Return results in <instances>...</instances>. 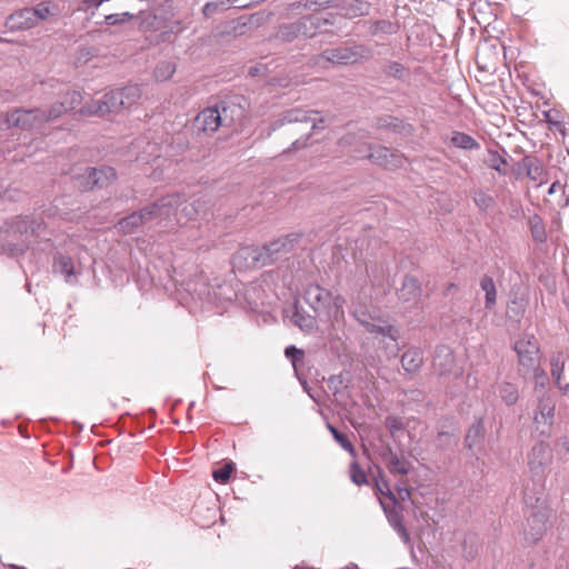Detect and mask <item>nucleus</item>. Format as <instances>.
Instances as JSON below:
<instances>
[{
  "label": "nucleus",
  "mask_w": 569,
  "mask_h": 569,
  "mask_svg": "<svg viewBox=\"0 0 569 569\" xmlns=\"http://www.w3.org/2000/svg\"><path fill=\"white\" fill-rule=\"evenodd\" d=\"M148 207L152 220L163 223L162 227L166 229L182 226L198 217L206 219L210 210L209 201L206 199L197 198L189 202L179 193L167 194Z\"/></svg>",
  "instance_id": "obj_1"
},
{
  "label": "nucleus",
  "mask_w": 569,
  "mask_h": 569,
  "mask_svg": "<svg viewBox=\"0 0 569 569\" xmlns=\"http://www.w3.org/2000/svg\"><path fill=\"white\" fill-rule=\"evenodd\" d=\"M317 114L316 110L300 108L286 110L270 123L268 134L284 129L286 134L296 137L287 151L303 149L312 132L325 128L326 119L317 118Z\"/></svg>",
  "instance_id": "obj_2"
},
{
  "label": "nucleus",
  "mask_w": 569,
  "mask_h": 569,
  "mask_svg": "<svg viewBox=\"0 0 569 569\" xmlns=\"http://www.w3.org/2000/svg\"><path fill=\"white\" fill-rule=\"evenodd\" d=\"M332 24V16H305L295 22L279 26L276 38L282 42H292L300 37L313 38L318 33L332 38L336 33L325 29Z\"/></svg>",
  "instance_id": "obj_3"
},
{
  "label": "nucleus",
  "mask_w": 569,
  "mask_h": 569,
  "mask_svg": "<svg viewBox=\"0 0 569 569\" xmlns=\"http://www.w3.org/2000/svg\"><path fill=\"white\" fill-rule=\"evenodd\" d=\"M303 298L318 317L336 321L343 318L345 299L341 296H333L319 284L310 283L305 288Z\"/></svg>",
  "instance_id": "obj_4"
},
{
  "label": "nucleus",
  "mask_w": 569,
  "mask_h": 569,
  "mask_svg": "<svg viewBox=\"0 0 569 569\" xmlns=\"http://www.w3.org/2000/svg\"><path fill=\"white\" fill-rule=\"evenodd\" d=\"M372 56L373 51L370 47L356 41H349L338 47L325 49L319 54V59L335 64L347 66L370 59Z\"/></svg>",
  "instance_id": "obj_5"
},
{
  "label": "nucleus",
  "mask_w": 569,
  "mask_h": 569,
  "mask_svg": "<svg viewBox=\"0 0 569 569\" xmlns=\"http://www.w3.org/2000/svg\"><path fill=\"white\" fill-rule=\"evenodd\" d=\"M6 232L8 234L12 233L13 236H18V238L16 242L8 241L6 244L2 243V252L6 247H10L12 252H23L29 248V236H39L43 228V222L26 216L16 217L12 221L6 222Z\"/></svg>",
  "instance_id": "obj_6"
},
{
  "label": "nucleus",
  "mask_w": 569,
  "mask_h": 569,
  "mask_svg": "<svg viewBox=\"0 0 569 569\" xmlns=\"http://www.w3.org/2000/svg\"><path fill=\"white\" fill-rule=\"evenodd\" d=\"M518 357V376L528 380L532 371L540 366L539 345L533 335H523L513 343Z\"/></svg>",
  "instance_id": "obj_7"
},
{
  "label": "nucleus",
  "mask_w": 569,
  "mask_h": 569,
  "mask_svg": "<svg viewBox=\"0 0 569 569\" xmlns=\"http://www.w3.org/2000/svg\"><path fill=\"white\" fill-rule=\"evenodd\" d=\"M117 179V172L112 167H88L82 173L77 174L76 183L83 191L94 188L102 189L110 186Z\"/></svg>",
  "instance_id": "obj_8"
},
{
  "label": "nucleus",
  "mask_w": 569,
  "mask_h": 569,
  "mask_svg": "<svg viewBox=\"0 0 569 569\" xmlns=\"http://www.w3.org/2000/svg\"><path fill=\"white\" fill-rule=\"evenodd\" d=\"M216 107L221 114L222 127L231 128L246 117L249 101L243 96L234 94L220 100Z\"/></svg>",
  "instance_id": "obj_9"
},
{
  "label": "nucleus",
  "mask_w": 569,
  "mask_h": 569,
  "mask_svg": "<svg viewBox=\"0 0 569 569\" xmlns=\"http://www.w3.org/2000/svg\"><path fill=\"white\" fill-rule=\"evenodd\" d=\"M535 397L537 407L533 423L540 435L547 436L550 433L555 420L556 398L552 393H541Z\"/></svg>",
  "instance_id": "obj_10"
},
{
  "label": "nucleus",
  "mask_w": 569,
  "mask_h": 569,
  "mask_svg": "<svg viewBox=\"0 0 569 569\" xmlns=\"http://www.w3.org/2000/svg\"><path fill=\"white\" fill-rule=\"evenodd\" d=\"M549 519L546 508L535 507L527 518L525 528V540L528 545L537 543L546 531V525Z\"/></svg>",
  "instance_id": "obj_11"
},
{
  "label": "nucleus",
  "mask_w": 569,
  "mask_h": 569,
  "mask_svg": "<svg viewBox=\"0 0 569 569\" xmlns=\"http://www.w3.org/2000/svg\"><path fill=\"white\" fill-rule=\"evenodd\" d=\"M269 256L262 247L246 246L240 248L233 256V262L237 266L256 269L270 264Z\"/></svg>",
  "instance_id": "obj_12"
},
{
  "label": "nucleus",
  "mask_w": 569,
  "mask_h": 569,
  "mask_svg": "<svg viewBox=\"0 0 569 569\" xmlns=\"http://www.w3.org/2000/svg\"><path fill=\"white\" fill-rule=\"evenodd\" d=\"M6 122L22 129L38 128L46 122V111L40 109L16 110L7 117Z\"/></svg>",
  "instance_id": "obj_13"
},
{
  "label": "nucleus",
  "mask_w": 569,
  "mask_h": 569,
  "mask_svg": "<svg viewBox=\"0 0 569 569\" xmlns=\"http://www.w3.org/2000/svg\"><path fill=\"white\" fill-rule=\"evenodd\" d=\"M121 108H123V100L120 96L119 89H116L104 93L101 99L86 106L81 111L90 114H104L116 112Z\"/></svg>",
  "instance_id": "obj_14"
},
{
  "label": "nucleus",
  "mask_w": 569,
  "mask_h": 569,
  "mask_svg": "<svg viewBox=\"0 0 569 569\" xmlns=\"http://www.w3.org/2000/svg\"><path fill=\"white\" fill-rule=\"evenodd\" d=\"M551 458L552 455L549 445L543 441H539L533 445L528 453V466L530 472L540 479L543 473V469L551 461Z\"/></svg>",
  "instance_id": "obj_15"
},
{
  "label": "nucleus",
  "mask_w": 569,
  "mask_h": 569,
  "mask_svg": "<svg viewBox=\"0 0 569 569\" xmlns=\"http://www.w3.org/2000/svg\"><path fill=\"white\" fill-rule=\"evenodd\" d=\"M193 126L198 133L210 136L214 133L220 127H222L221 114L217 109L216 104L204 108L194 118Z\"/></svg>",
  "instance_id": "obj_16"
},
{
  "label": "nucleus",
  "mask_w": 569,
  "mask_h": 569,
  "mask_svg": "<svg viewBox=\"0 0 569 569\" xmlns=\"http://www.w3.org/2000/svg\"><path fill=\"white\" fill-rule=\"evenodd\" d=\"M368 151L359 157L368 158L371 162L383 167H398L401 164V157L391 152L390 149L382 146H366Z\"/></svg>",
  "instance_id": "obj_17"
},
{
  "label": "nucleus",
  "mask_w": 569,
  "mask_h": 569,
  "mask_svg": "<svg viewBox=\"0 0 569 569\" xmlns=\"http://www.w3.org/2000/svg\"><path fill=\"white\" fill-rule=\"evenodd\" d=\"M300 237V233H290L262 246L263 251L269 256L270 264L277 261L282 253L291 251Z\"/></svg>",
  "instance_id": "obj_18"
},
{
  "label": "nucleus",
  "mask_w": 569,
  "mask_h": 569,
  "mask_svg": "<svg viewBox=\"0 0 569 569\" xmlns=\"http://www.w3.org/2000/svg\"><path fill=\"white\" fill-rule=\"evenodd\" d=\"M150 212L149 207L146 206L141 210L122 218L118 222L119 230L124 234L134 232L140 226L153 221Z\"/></svg>",
  "instance_id": "obj_19"
},
{
  "label": "nucleus",
  "mask_w": 569,
  "mask_h": 569,
  "mask_svg": "<svg viewBox=\"0 0 569 569\" xmlns=\"http://www.w3.org/2000/svg\"><path fill=\"white\" fill-rule=\"evenodd\" d=\"M382 460L391 475L406 476L410 472L411 463L399 457L391 447H387L381 453Z\"/></svg>",
  "instance_id": "obj_20"
},
{
  "label": "nucleus",
  "mask_w": 569,
  "mask_h": 569,
  "mask_svg": "<svg viewBox=\"0 0 569 569\" xmlns=\"http://www.w3.org/2000/svg\"><path fill=\"white\" fill-rule=\"evenodd\" d=\"M432 366L439 376L451 372L455 366V357L448 346H437L435 349Z\"/></svg>",
  "instance_id": "obj_21"
},
{
  "label": "nucleus",
  "mask_w": 569,
  "mask_h": 569,
  "mask_svg": "<svg viewBox=\"0 0 569 569\" xmlns=\"http://www.w3.org/2000/svg\"><path fill=\"white\" fill-rule=\"evenodd\" d=\"M33 14L29 8L21 9L7 18L6 27L11 30L31 29L37 26Z\"/></svg>",
  "instance_id": "obj_22"
},
{
  "label": "nucleus",
  "mask_w": 569,
  "mask_h": 569,
  "mask_svg": "<svg viewBox=\"0 0 569 569\" xmlns=\"http://www.w3.org/2000/svg\"><path fill=\"white\" fill-rule=\"evenodd\" d=\"M380 503H381V507L386 513V517H387L390 526L401 536V538L405 541H408L409 535L402 525L401 515L399 512L400 506L397 502V500H395V502H390V505L386 503L383 501H380Z\"/></svg>",
  "instance_id": "obj_23"
},
{
  "label": "nucleus",
  "mask_w": 569,
  "mask_h": 569,
  "mask_svg": "<svg viewBox=\"0 0 569 569\" xmlns=\"http://www.w3.org/2000/svg\"><path fill=\"white\" fill-rule=\"evenodd\" d=\"M290 321L302 331L310 332L317 327L316 317L300 308L297 302L291 307Z\"/></svg>",
  "instance_id": "obj_24"
},
{
  "label": "nucleus",
  "mask_w": 569,
  "mask_h": 569,
  "mask_svg": "<svg viewBox=\"0 0 569 569\" xmlns=\"http://www.w3.org/2000/svg\"><path fill=\"white\" fill-rule=\"evenodd\" d=\"M53 271L64 277L68 283H74L77 281L74 264L71 257L58 252L53 257Z\"/></svg>",
  "instance_id": "obj_25"
},
{
  "label": "nucleus",
  "mask_w": 569,
  "mask_h": 569,
  "mask_svg": "<svg viewBox=\"0 0 569 569\" xmlns=\"http://www.w3.org/2000/svg\"><path fill=\"white\" fill-rule=\"evenodd\" d=\"M367 274L373 287L389 286L390 270L387 262L380 261L367 266Z\"/></svg>",
  "instance_id": "obj_26"
},
{
  "label": "nucleus",
  "mask_w": 569,
  "mask_h": 569,
  "mask_svg": "<svg viewBox=\"0 0 569 569\" xmlns=\"http://www.w3.org/2000/svg\"><path fill=\"white\" fill-rule=\"evenodd\" d=\"M401 366L409 375L417 373L423 363V353L419 347H411L401 356Z\"/></svg>",
  "instance_id": "obj_27"
},
{
  "label": "nucleus",
  "mask_w": 569,
  "mask_h": 569,
  "mask_svg": "<svg viewBox=\"0 0 569 569\" xmlns=\"http://www.w3.org/2000/svg\"><path fill=\"white\" fill-rule=\"evenodd\" d=\"M366 330L370 333H376V335H380L382 336L383 338H388L390 339V341L392 342V346H391V349H390V356L392 357H396L398 351H399V346H398V338H399V331L398 329H396L393 326H383V325H379V323H375V322H370Z\"/></svg>",
  "instance_id": "obj_28"
},
{
  "label": "nucleus",
  "mask_w": 569,
  "mask_h": 569,
  "mask_svg": "<svg viewBox=\"0 0 569 569\" xmlns=\"http://www.w3.org/2000/svg\"><path fill=\"white\" fill-rule=\"evenodd\" d=\"M531 238L536 244H545L548 240L546 226L542 218L535 213L528 219Z\"/></svg>",
  "instance_id": "obj_29"
},
{
  "label": "nucleus",
  "mask_w": 569,
  "mask_h": 569,
  "mask_svg": "<svg viewBox=\"0 0 569 569\" xmlns=\"http://www.w3.org/2000/svg\"><path fill=\"white\" fill-rule=\"evenodd\" d=\"M421 295V287L419 280L411 274L403 278L402 287L399 291V298L405 301H410Z\"/></svg>",
  "instance_id": "obj_30"
},
{
  "label": "nucleus",
  "mask_w": 569,
  "mask_h": 569,
  "mask_svg": "<svg viewBox=\"0 0 569 569\" xmlns=\"http://www.w3.org/2000/svg\"><path fill=\"white\" fill-rule=\"evenodd\" d=\"M485 438V426L481 418H478L468 429L465 445L468 449L473 450L482 442Z\"/></svg>",
  "instance_id": "obj_31"
},
{
  "label": "nucleus",
  "mask_w": 569,
  "mask_h": 569,
  "mask_svg": "<svg viewBox=\"0 0 569 569\" xmlns=\"http://www.w3.org/2000/svg\"><path fill=\"white\" fill-rule=\"evenodd\" d=\"M480 289L485 292V307L487 310H491L497 303V287L493 278L488 274H483L479 281Z\"/></svg>",
  "instance_id": "obj_32"
},
{
  "label": "nucleus",
  "mask_w": 569,
  "mask_h": 569,
  "mask_svg": "<svg viewBox=\"0 0 569 569\" xmlns=\"http://www.w3.org/2000/svg\"><path fill=\"white\" fill-rule=\"evenodd\" d=\"M342 9L347 18L353 19L368 16L371 4L363 0H347L343 2Z\"/></svg>",
  "instance_id": "obj_33"
},
{
  "label": "nucleus",
  "mask_w": 569,
  "mask_h": 569,
  "mask_svg": "<svg viewBox=\"0 0 569 569\" xmlns=\"http://www.w3.org/2000/svg\"><path fill=\"white\" fill-rule=\"evenodd\" d=\"M369 28L368 32L372 37L378 36H390L395 34L398 31L397 23L388 20V19H379L373 21H368Z\"/></svg>",
  "instance_id": "obj_34"
},
{
  "label": "nucleus",
  "mask_w": 569,
  "mask_h": 569,
  "mask_svg": "<svg viewBox=\"0 0 569 569\" xmlns=\"http://www.w3.org/2000/svg\"><path fill=\"white\" fill-rule=\"evenodd\" d=\"M450 143L462 150H478L480 148L479 142L473 137L462 131H452Z\"/></svg>",
  "instance_id": "obj_35"
},
{
  "label": "nucleus",
  "mask_w": 569,
  "mask_h": 569,
  "mask_svg": "<svg viewBox=\"0 0 569 569\" xmlns=\"http://www.w3.org/2000/svg\"><path fill=\"white\" fill-rule=\"evenodd\" d=\"M497 392L502 402L510 407L513 406L519 399V390L517 385L503 381L497 386Z\"/></svg>",
  "instance_id": "obj_36"
},
{
  "label": "nucleus",
  "mask_w": 569,
  "mask_h": 569,
  "mask_svg": "<svg viewBox=\"0 0 569 569\" xmlns=\"http://www.w3.org/2000/svg\"><path fill=\"white\" fill-rule=\"evenodd\" d=\"M528 379H533V395L551 393L549 389V376L547 371L539 366L536 368Z\"/></svg>",
  "instance_id": "obj_37"
},
{
  "label": "nucleus",
  "mask_w": 569,
  "mask_h": 569,
  "mask_svg": "<svg viewBox=\"0 0 569 569\" xmlns=\"http://www.w3.org/2000/svg\"><path fill=\"white\" fill-rule=\"evenodd\" d=\"M33 14L34 21L38 24L40 21H44L50 17L59 14L58 6H53L51 1L39 2L34 8H29Z\"/></svg>",
  "instance_id": "obj_38"
},
{
  "label": "nucleus",
  "mask_w": 569,
  "mask_h": 569,
  "mask_svg": "<svg viewBox=\"0 0 569 569\" xmlns=\"http://www.w3.org/2000/svg\"><path fill=\"white\" fill-rule=\"evenodd\" d=\"M377 128L379 129H388L396 133H401L406 130L407 127L410 128L409 124H406L405 121L400 120L397 117L390 114H383L376 119Z\"/></svg>",
  "instance_id": "obj_39"
},
{
  "label": "nucleus",
  "mask_w": 569,
  "mask_h": 569,
  "mask_svg": "<svg viewBox=\"0 0 569 569\" xmlns=\"http://www.w3.org/2000/svg\"><path fill=\"white\" fill-rule=\"evenodd\" d=\"M351 383V375L348 371H342L339 375H333L328 379V388L335 396H343L342 389L349 388Z\"/></svg>",
  "instance_id": "obj_40"
},
{
  "label": "nucleus",
  "mask_w": 569,
  "mask_h": 569,
  "mask_svg": "<svg viewBox=\"0 0 569 569\" xmlns=\"http://www.w3.org/2000/svg\"><path fill=\"white\" fill-rule=\"evenodd\" d=\"M566 359L567 357L562 351L553 352L550 358V373L555 385H559V380H562Z\"/></svg>",
  "instance_id": "obj_41"
},
{
  "label": "nucleus",
  "mask_w": 569,
  "mask_h": 569,
  "mask_svg": "<svg viewBox=\"0 0 569 569\" xmlns=\"http://www.w3.org/2000/svg\"><path fill=\"white\" fill-rule=\"evenodd\" d=\"M458 440V437L452 432L439 431L435 439V446L440 451H452Z\"/></svg>",
  "instance_id": "obj_42"
},
{
  "label": "nucleus",
  "mask_w": 569,
  "mask_h": 569,
  "mask_svg": "<svg viewBox=\"0 0 569 569\" xmlns=\"http://www.w3.org/2000/svg\"><path fill=\"white\" fill-rule=\"evenodd\" d=\"M486 163L489 168L496 170L500 174H506V167L508 164L507 158L501 156L497 150L490 149Z\"/></svg>",
  "instance_id": "obj_43"
},
{
  "label": "nucleus",
  "mask_w": 569,
  "mask_h": 569,
  "mask_svg": "<svg viewBox=\"0 0 569 569\" xmlns=\"http://www.w3.org/2000/svg\"><path fill=\"white\" fill-rule=\"evenodd\" d=\"M120 96L123 100V108H129L136 103L141 97V89L137 84H129L119 89Z\"/></svg>",
  "instance_id": "obj_44"
},
{
  "label": "nucleus",
  "mask_w": 569,
  "mask_h": 569,
  "mask_svg": "<svg viewBox=\"0 0 569 569\" xmlns=\"http://www.w3.org/2000/svg\"><path fill=\"white\" fill-rule=\"evenodd\" d=\"M329 0H300L288 4V10L292 12H301L302 10H311L318 7H329Z\"/></svg>",
  "instance_id": "obj_45"
},
{
  "label": "nucleus",
  "mask_w": 569,
  "mask_h": 569,
  "mask_svg": "<svg viewBox=\"0 0 569 569\" xmlns=\"http://www.w3.org/2000/svg\"><path fill=\"white\" fill-rule=\"evenodd\" d=\"M478 538L476 535H467L462 541V556L466 560H472L478 553Z\"/></svg>",
  "instance_id": "obj_46"
},
{
  "label": "nucleus",
  "mask_w": 569,
  "mask_h": 569,
  "mask_svg": "<svg viewBox=\"0 0 569 569\" xmlns=\"http://www.w3.org/2000/svg\"><path fill=\"white\" fill-rule=\"evenodd\" d=\"M473 202L480 211H487L495 206V199L481 189L473 192Z\"/></svg>",
  "instance_id": "obj_47"
},
{
  "label": "nucleus",
  "mask_w": 569,
  "mask_h": 569,
  "mask_svg": "<svg viewBox=\"0 0 569 569\" xmlns=\"http://www.w3.org/2000/svg\"><path fill=\"white\" fill-rule=\"evenodd\" d=\"M134 19V14L129 11H123L121 13H110L104 16L102 22H97V24L101 26L102 23H106L108 26H118V24H124L131 20Z\"/></svg>",
  "instance_id": "obj_48"
},
{
  "label": "nucleus",
  "mask_w": 569,
  "mask_h": 569,
  "mask_svg": "<svg viewBox=\"0 0 569 569\" xmlns=\"http://www.w3.org/2000/svg\"><path fill=\"white\" fill-rule=\"evenodd\" d=\"M284 355L291 361L295 372L298 375L299 367L302 365L305 359L303 350L298 349L296 346L291 345L284 349Z\"/></svg>",
  "instance_id": "obj_49"
},
{
  "label": "nucleus",
  "mask_w": 569,
  "mask_h": 569,
  "mask_svg": "<svg viewBox=\"0 0 569 569\" xmlns=\"http://www.w3.org/2000/svg\"><path fill=\"white\" fill-rule=\"evenodd\" d=\"M234 471V463L232 461L226 462L212 472L213 479L219 483H227Z\"/></svg>",
  "instance_id": "obj_50"
},
{
  "label": "nucleus",
  "mask_w": 569,
  "mask_h": 569,
  "mask_svg": "<svg viewBox=\"0 0 569 569\" xmlns=\"http://www.w3.org/2000/svg\"><path fill=\"white\" fill-rule=\"evenodd\" d=\"M328 429L331 432L336 442L339 443L341 446V448H343L346 451H348L351 455L355 453V448H353L351 441L348 439V437L345 433L340 432L336 427H333L330 423L328 425Z\"/></svg>",
  "instance_id": "obj_51"
},
{
  "label": "nucleus",
  "mask_w": 569,
  "mask_h": 569,
  "mask_svg": "<svg viewBox=\"0 0 569 569\" xmlns=\"http://www.w3.org/2000/svg\"><path fill=\"white\" fill-rule=\"evenodd\" d=\"M228 0H216L207 2L202 8V13L206 18H211L216 12L228 9Z\"/></svg>",
  "instance_id": "obj_52"
},
{
  "label": "nucleus",
  "mask_w": 569,
  "mask_h": 569,
  "mask_svg": "<svg viewBox=\"0 0 569 569\" xmlns=\"http://www.w3.org/2000/svg\"><path fill=\"white\" fill-rule=\"evenodd\" d=\"M385 72L387 76L397 80H405L406 76L408 74L406 68L397 61L389 62L386 66Z\"/></svg>",
  "instance_id": "obj_53"
},
{
  "label": "nucleus",
  "mask_w": 569,
  "mask_h": 569,
  "mask_svg": "<svg viewBox=\"0 0 569 569\" xmlns=\"http://www.w3.org/2000/svg\"><path fill=\"white\" fill-rule=\"evenodd\" d=\"M174 66L171 62H161L154 69V77L159 81H166L174 73Z\"/></svg>",
  "instance_id": "obj_54"
},
{
  "label": "nucleus",
  "mask_w": 569,
  "mask_h": 569,
  "mask_svg": "<svg viewBox=\"0 0 569 569\" xmlns=\"http://www.w3.org/2000/svg\"><path fill=\"white\" fill-rule=\"evenodd\" d=\"M350 477H351V481L357 486L365 485L368 481L366 472L361 469L359 463L356 461H353L350 466Z\"/></svg>",
  "instance_id": "obj_55"
},
{
  "label": "nucleus",
  "mask_w": 569,
  "mask_h": 569,
  "mask_svg": "<svg viewBox=\"0 0 569 569\" xmlns=\"http://www.w3.org/2000/svg\"><path fill=\"white\" fill-rule=\"evenodd\" d=\"M66 111H68V107H67L66 102L59 101V102L53 103L50 107V109L48 111H46V122L59 118Z\"/></svg>",
  "instance_id": "obj_56"
},
{
  "label": "nucleus",
  "mask_w": 569,
  "mask_h": 569,
  "mask_svg": "<svg viewBox=\"0 0 569 569\" xmlns=\"http://www.w3.org/2000/svg\"><path fill=\"white\" fill-rule=\"evenodd\" d=\"M81 100H82L81 92L73 90V91L68 92L62 101L67 103L68 110H72L78 104H80Z\"/></svg>",
  "instance_id": "obj_57"
},
{
  "label": "nucleus",
  "mask_w": 569,
  "mask_h": 569,
  "mask_svg": "<svg viewBox=\"0 0 569 569\" xmlns=\"http://www.w3.org/2000/svg\"><path fill=\"white\" fill-rule=\"evenodd\" d=\"M377 489L378 491L388 497L390 502H395L396 499V496L395 493L392 492L390 486L388 485V482L385 480V479H381V480H377Z\"/></svg>",
  "instance_id": "obj_58"
},
{
  "label": "nucleus",
  "mask_w": 569,
  "mask_h": 569,
  "mask_svg": "<svg viewBox=\"0 0 569 569\" xmlns=\"http://www.w3.org/2000/svg\"><path fill=\"white\" fill-rule=\"evenodd\" d=\"M352 313L356 320L365 328H367V326L371 322L369 316L366 312H359L358 310H355Z\"/></svg>",
  "instance_id": "obj_59"
},
{
  "label": "nucleus",
  "mask_w": 569,
  "mask_h": 569,
  "mask_svg": "<svg viewBox=\"0 0 569 569\" xmlns=\"http://www.w3.org/2000/svg\"><path fill=\"white\" fill-rule=\"evenodd\" d=\"M398 497L406 501L407 499H410L411 492L407 485H403V487H399L397 490Z\"/></svg>",
  "instance_id": "obj_60"
},
{
  "label": "nucleus",
  "mask_w": 569,
  "mask_h": 569,
  "mask_svg": "<svg viewBox=\"0 0 569 569\" xmlns=\"http://www.w3.org/2000/svg\"><path fill=\"white\" fill-rule=\"evenodd\" d=\"M230 4H233L237 8H247L253 2H259L260 0H228Z\"/></svg>",
  "instance_id": "obj_61"
},
{
  "label": "nucleus",
  "mask_w": 569,
  "mask_h": 569,
  "mask_svg": "<svg viewBox=\"0 0 569 569\" xmlns=\"http://www.w3.org/2000/svg\"><path fill=\"white\" fill-rule=\"evenodd\" d=\"M356 140V134L353 133H347L340 139L341 146H351L353 141Z\"/></svg>",
  "instance_id": "obj_62"
},
{
  "label": "nucleus",
  "mask_w": 569,
  "mask_h": 569,
  "mask_svg": "<svg viewBox=\"0 0 569 569\" xmlns=\"http://www.w3.org/2000/svg\"><path fill=\"white\" fill-rule=\"evenodd\" d=\"M297 377H298V379H299L300 383L302 385L303 390H305V391L310 396V398H312V399H313V396L310 393V389H309V387H308L307 380H306V379H302V378L299 376V373L297 375Z\"/></svg>",
  "instance_id": "obj_63"
},
{
  "label": "nucleus",
  "mask_w": 569,
  "mask_h": 569,
  "mask_svg": "<svg viewBox=\"0 0 569 569\" xmlns=\"http://www.w3.org/2000/svg\"><path fill=\"white\" fill-rule=\"evenodd\" d=\"M556 386L563 393H567L569 391V383H562L561 380H559V385Z\"/></svg>",
  "instance_id": "obj_64"
}]
</instances>
